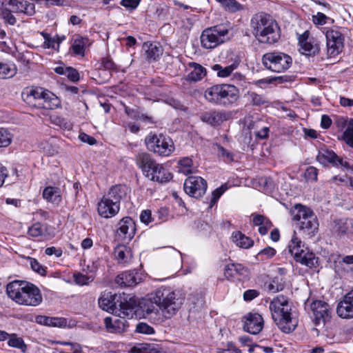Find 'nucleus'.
Returning <instances> with one entry per match:
<instances>
[{
	"mask_svg": "<svg viewBox=\"0 0 353 353\" xmlns=\"http://www.w3.org/2000/svg\"><path fill=\"white\" fill-rule=\"evenodd\" d=\"M250 28L253 36L261 43L274 44L281 37L280 28L276 20L263 12L252 16Z\"/></svg>",
	"mask_w": 353,
	"mask_h": 353,
	"instance_id": "f257e3e1",
	"label": "nucleus"
},
{
	"mask_svg": "<svg viewBox=\"0 0 353 353\" xmlns=\"http://www.w3.org/2000/svg\"><path fill=\"white\" fill-rule=\"evenodd\" d=\"M9 298L19 305L36 307L42 302L40 290L34 285L25 281H14L6 287Z\"/></svg>",
	"mask_w": 353,
	"mask_h": 353,
	"instance_id": "f03ea898",
	"label": "nucleus"
},
{
	"mask_svg": "<svg viewBox=\"0 0 353 353\" xmlns=\"http://www.w3.org/2000/svg\"><path fill=\"white\" fill-rule=\"evenodd\" d=\"M150 300L155 303L166 320L174 316L181 308L182 299L171 288L161 286L150 293Z\"/></svg>",
	"mask_w": 353,
	"mask_h": 353,
	"instance_id": "7ed1b4c3",
	"label": "nucleus"
},
{
	"mask_svg": "<svg viewBox=\"0 0 353 353\" xmlns=\"http://www.w3.org/2000/svg\"><path fill=\"white\" fill-rule=\"evenodd\" d=\"M269 308L272 319L282 332L290 333L295 329L297 322L292 316V308L287 297L279 295L274 298Z\"/></svg>",
	"mask_w": 353,
	"mask_h": 353,
	"instance_id": "20e7f679",
	"label": "nucleus"
},
{
	"mask_svg": "<svg viewBox=\"0 0 353 353\" xmlns=\"http://www.w3.org/2000/svg\"><path fill=\"white\" fill-rule=\"evenodd\" d=\"M135 160L143 174L152 181L162 183L169 181L172 178V174L164 168L163 165L157 163L147 152L137 154Z\"/></svg>",
	"mask_w": 353,
	"mask_h": 353,
	"instance_id": "39448f33",
	"label": "nucleus"
},
{
	"mask_svg": "<svg viewBox=\"0 0 353 353\" xmlns=\"http://www.w3.org/2000/svg\"><path fill=\"white\" fill-rule=\"evenodd\" d=\"M148 150L161 157H169L175 150L173 141L161 134H150L145 137Z\"/></svg>",
	"mask_w": 353,
	"mask_h": 353,
	"instance_id": "423d86ee",
	"label": "nucleus"
},
{
	"mask_svg": "<svg viewBox=\"0 0 353 353\" xmlns=\"http://www.w3.org/2000/svg\"><path fill=\"white\" fill-rule=\"evenodd\" d=\"M228 29L222 26L205 28L200 37L201 46L205 49L215 48L228 39Z\"/></svg>",
	"mask_w": 353,
	"mask_h": 353,
	"instance_id": "0eeeda50",
	"label": "nucleus"
},
{
	"mask_svg": "<svg viewBox=\"0 0 353 353\" xmlns=\"http://www.w3.org/2000/svg\"><path fill=\"white\" fill-rule=\"evenodd\" d=\"M263 65L274 72H282L291 65L292 59L287 54L281 52L265 53L262 58Z\"/></svg>",
	"mask_w": 353,
	"mask_h": 353,
	"instance_id": "6e6552de",
	"label": "nucleus"
},
{
	"mask_svg": "<svg viewBox=\"0 0 353 353\" xmlns=\"http://www.w3.org/2000/svg\"><path fill=\"white\" fill-rule=\"evenodd\" d=\"M27 97L38 101L37 105L46 110H53L58 108L60 99L52 92L41 87L32 88L27 91Z\"/></svg>",
	"mask_w": 353,
	"mask_h": 353,
	"instance_id": "1a4fd4ad",
	"label": "nucleus"
},
{
	"mask_svg": "<svg viewBox=\"0 0 353 353\" xmlns=\"http://www.w3.org/2000/svg\"><path fill=\"white\" fill-rule=\"evenodd\" d=\"M344 30L334 27L328 29L325 32L327 55L334 58L341 53L344 48Z\"/></svg>",
	"mask_w": 353,
	"mask_h": 353,
	"instance_id": "9d476101",
	"label": "nucleus"
},
{
	"mask_svg": "<svg viewBox=\"0 0 353 353\" xmlns=\"http://www.w3.org/2000/svg\"><path fill=\"white\" fill-rule=\"evenodd\" d=\"M310 311L313 321L316 325H325L332 318V310L325 301L316 300L310 303Z\"/></svg>",
	"mask_w": 353,
	"mask_h": 353,
	"instance_id": "9b49d317",
	"label": "nucleus"
},
{
	"mask_svg": "<svg viewBox=\"0 0 353 353\" xmlns=\"http://www.w3.org/2000/svg\"><path fill=\"white\" fill-rule=\"evenodd\" d=\"M183 188L187 194L194 198H199L205 193L208 185L202 177L191 176L185 179Z\"/></svg>",
	"mask_w": 353,
	"mask_h": 353,
	"instance_id": "f8f14e48",
	"label": "nucleus"
},
{
	"mask_svg": "<svg viewBox=\"0 0 353 353\" xmlns=\"http://www.w3.org/2000/svg\"><path fill=\"white\" fill-rule=\"evenodd\" d=\"M140 307L143 316L149 319L152 323L160 324L166 320L161 309L155 305V303L150 300V294L140 303Z\"/></svg>",
	"mask_w": 353,
	"mask_h": 353,
	"instance_id": "ddd939ff",
	"label": "nucleus"
},
{
	"mask_svg": "<svg viewBox=\"0 0 353 353\" xmlns=\"http://www.w3.org/2000/svg\"><path fill=\"white\" fill-rule=\"evenodd\" d=\"M135 222L130 217L123 218L118 223L117 235L124 241L128 242L134 236Z\"/></svg>",
	"mask_w": 353,
	"mask_h": 353,
	"instance_id": "4468645a",
	"label": "nucleus"
},
{
	"mask_svg": "<svg viewBox=\"0 0 353 353\" xmlns=\"http://www.w3.org/2000/svg\"><path fill=\"white\" fill-rule=\"evenodd\" d=\"M120 206L116 202L104 195L97 205L99 214L105 219L114 216L119 211Z\"/></svg>",
	"mask_w": 353,
	"mask_h": 353,
	"instance_id": "2eb2a0df",
	"label": "nucleus"
},
{
	"mask_svg": "<svg viewBox=\"0 0 353 353\" xmlns=\"http://www.w3.org/2000/svg\"><path fill=\"white\" fill-rule=\"evenodd\" d=\"M316 160L323 165L331 163L334 166L340 165L345 168L349 167V164L347 161H343V159L338 157L332 150H329L326 148H321L319 150Z\"/></svg>",
	"mask_w": 353,
	"mask_h": 353,
	"instance_id": "dca6fc26",
	"label": "nucleus"
},
{
	"mask_svg": "<svg viewBox=\"0 0 353 353\" xmlns=\"http://www.w3.org/2000/svg\"><path fill=\"white\" fill-rule=\"evenodd\" d=\"M336 313L342 319H353V290L346 294L338 303Z\"/></svg>",
	"mask_w": 353,
	"mask_h": 353,
	"instance_id": "f3484780",
	"label": "nucleus"
},
{
	"mask_svg": "<svg viewBox=\"0 0 353 353\" xmlns=\"http://www.w3.org/2000/svg\"><path fill=\"white\" fill-rule=\"evenodd\" d=\"M104 323L107 331L114 334L124 332L129 327L128 320L120 317L119 315L105 318Z\"/></svg>",
	"mask_w": 353,
	"mask_h": 353,
	"instance_id": "a211bd4d",
	"label": "nucleus"
},
{
	"mask_svg": "<svg viewBox=\"0 0 353 353\" xmlns=\"http://www.w3.org/2000/svg\"><path fill=\"white\" fill-rule=\"evenodd\" d=\"M137 303L134 297H130L128 299L121 301L119 309L117 312L120 317L124 319H132L136 316Z\"/></svg>",
	"mask_w": 353,
	"mask_h": 353,
	"instance_id": "6ab92c4d",
	"label": "nucleus"
},
{
	"mask_svg": "<svg viewBox=\"0 0 353 353\" xmlns=\"http://www.w3.org/2000/svg\"><path fill=\"white\" fill-rule=\"evenodd\" d=\"M263 327V319L259 314H249L245 317L244 330L252 334H259Z\"/></svg>",
	"mask_w": 353,
	"mask_h": 353,
	"instance_id": "aec40b11",
	"label": "nucleus"
},
{
	"mask_svg": "<svg viewBox=\"0 0 353 353\" xmlns=\"http://www.w3.org/2000/svg\"><path fill=\"white\" fill-rule=\"evenodd\" d=\"M221 104L228 105L235 102L239 97L238 89L232 85H220Z\"/></svg>",
	"mask_w": 353,
	"mask_h": 353,
	"instance_id": "412c9836",
	"label": "nucleus"
},
{
	"mask_svg": "<svg viewBox=\"0 0 353 353\" xmlns=\"http://www.w3.org/2000/svg\"><path fill=\"white\" fill-rule=\"evenodd\" d=\"M9 6L15 13H23L32 16L35 13V6L27 0H10Z\"/></svg>",
	"mask_w": 353,
	"mask_h": 353,
	"instance_id": "4be33fe9",
	"label": "nucleus"
},
{
	"mask_svg": "<svg viewBox=\"0 0 353 353\" xmlns=\"http://www.w3.org/2000/svg\"><path fill=\"white\" fill-rule=\"evenodd\" d=\"M351 223L350 220L345 219H336L333 221L331 227L332 233L339 238L350 236V228Z\"/></svg>",
	"mask_w": 353,
	"mask_h": 353,
	"instance_id": "5701e85b",
	"label": "nucleus"
},
{
	"mask_svg": "<svg viewBox=\"0 0 353 353\" xmlns=\"http://www.w3.org/2000/svg\"><path fill=\"white\" fill-rule=\"evenodd\" d=\"M228 118V114L223 112L210 110L202 113L200 119L202 121L212 125H218Z\"/></svg>",
	"mask_w": 353,
	"mask_h": 353,
	"instance_id": "b1692460",
	"label": "nucleus"
},
{
	"mask_svg": "<svg viewBox=\"0 0 353 353\" xmlns=\"http://www.w3.org/2000/svg\"><path fill=\"white\" fill-rule=\"evenodd\" d=\"M241 59L239 56H234L232 59V63L227 66L223 67L220 64H215L212 66V70L216 72L219 77L226 78L230 77L233 71L236 70L240 65Z\"/></svg>",
	"mask_w": 353,
	"mask_h": 353,
	"instance_id": "393cba45",
	"label": "nucleus"
},
{
	"mask_svg": "<svg viewBox=\"0 0 353 353\" xmlns=\"http://www.w3.org/2000/svg\"><path fill=\"white\" fill-rule=\"evenodd\" d=\"M248 270L239 263L228 264L225 268L224 274L228 279L241 280V276H245Z\"/></svg>",
	"mask_w": 353,
	"mask_h": 353,
	"instance_id": "a878e982",
	"label": "nucleus"
},
{
	"mask_svg": "<svg viewBox=\"0 0 353 353\" xmlns=\"http://www.w3.org/2000/svg\"><path fill=\"white\" fill-rule=\"evenodd\" d=\"M129 192L130 189L125 185L117 184L111 187L105 195L113 202L117 201V204L120 206L121 201L126 197Z\"/></svg>",
	"mask_w": 353,
	"mask_h": 353,
	"instance_id": "bb28decb",
	"label": "nucleus"
},
{
	"mask_svg": "<svg viewBox=\"0 0 353 353\" xmlns=\"http://www.w3.org/2000/svg\"><path fill=\"white\" fill-rule=\"evenodd\" d=\"M116 281L121 286L131 287L139 283L141 281V278L137 272L127 271L118 275L116 278Z\"/></svg>",
	"mask_w": 353,
	"mask_h": 353,
	"instance_id": "cd10ccee",
	"label": "nucleus"
},
{
	"mask_svg": "<svg viewBox=\"0 0 353 353\" xmlns=\"http://www.w3.org/2000/svg\"><path fill=\"white\" fill-rule=\"evenodd\" d=\"M114 256L119 264L123 265L130 263L133 257L131 248L122 244L114 248Z\"/></svg>",
	"mask_w": 353,
	"mask_h": 353,
	"instance_id": "c85d7f7f",
	"label": "nucleus"
},
{
	"mask_svg": "<svg viewBox=\"0 0 353 353\" xmlns=\"http://www.w3.org/2000/svg\"><path fill=\"white\" fill-rule=\"evenodd\" d=\"M116 294L110 292H104L99 299V305L103 310L114 311L116 307Z\"/></svg>",
	"mask_w": 353,
	"mask_h": 353,
	"instance_id": "c756f323",
	"label": "nucleus"
},
{
	"mask_svg": "<svg viewBox=\"0 0 353 353\" xmlns=\"http://www.w3.org/2000/svg\"><path fill=\"white\" fill-rule=\"evenodd\" d=\"M318 226L319 223L314 213L300 222V230L308 235L314 234L318 230Z\"/></svg>",
	"mask_w": 353,
	"mask_h": 353,
	"instance_id": "7c9ffc66",
	"label": "nucleus"
},
{
	"mask_svg": "<svg viewBox=\"0 0 353 353\" xmlns=\"http://www.w3.org/2000/svg\"><path fill=\"white\" fill-rule=\"evenodd\" d=\"M189 67L192 70L188 74L186 80L188 81H198L201 80L206 75V70L201 65L195 63H189Z\"/></svg>",
	"mask_w": 353,
	"mask_h": 353,
	"instance_id": "2f4dec72",
	"label": "nucleus"
},
{
	"mask_svg": "<svg viewBox=\"0 0 353 353\" xmlns=\"http://www.w3.org/2000/svg\"><path fill=\"white\" fill-rule=\"evenodd\" d=\"M43 197L48 202L55 205H59L61 201V191L55 187H46L43 191Z\"/></svg>",
	"mask_w": 353,
	"mask_h": 353,
	"instance_id": "473e14b6",
	"label": "nucleus"
},
{
	"mask_svg": "<svg viewBox=\"0 0 353 353\" xmlns=\"http://www.w3.org/2000/svg\"><path fill=\"white\" fill-rule=\"evenodd\" d=\"M91 44L92 41L88 37L78 36L74 39L72 49L75 54L83 56L85 48Z\"/></svg>",
	"mask_w": 353,
	"mask_h": 353,
	"instance_id": "72a5a7b5",
	"label": "nucleus"
},
{
	"mask_svg": "<svg viewBox=\"0 0 353 353\" xmlns=\"http://www.w3.org/2000/svg\"><path fill=\"white\" fill-rule=\"evenodd\" d=\"M253 223L259 226V232L261 235H265L268 230L272 227V222L267 217L261 214H253Z\"/></svg>",
	"mask_w": 353,
	"mask_h": 353,
	"instance_id": "f704fd0d",
	"label": "nucleus"
},
{
	"mask_svg": "<svg viewBox=\"0 0 353 353\" xmlns=\"http://www.w3.org/2000/svg\"><path fill=\"white\" fill-rule=\"evenodd\" d=\"M143 48L145 51L146 59L150 61L156 60L162 52L161 48L157 43H144Z\"/></svg>",
	"mask_w": 353,
	"mask_h": 353,
	"instance_id": "c9c22d12",
	"label": "nucleus"
},
{
	"mask_svg": "<svg viewBox=\"0 0 353 353\" xmlns=\"http://www.w3.org/2000/svg\"><path fill=\"white\" fill-rule=\"evenodd\" d=\"M304 248V245L302 243L301 241L294 235L289 243L288 249L290 253L293 256L295 261L303 260L299 254H301L300 251H303Z\"/></svg>",
	"mask_w": 353,
	"mask_h": 353,
	"instance_id": "e433bc0d",
	"label": "nucleus"
},
{
	"mask_svg": "<svg viewBox=\"0 0 353 353\" xmlns=\"http://www.w3.org/2000/svg\"><path fill=\"white\" fill-rule=\"evenodd\" d=\"M232 241L239 248H250L253 245L254 241L250 238L245 236L241 232H234L232 235Z\"/></svg>",
	"mask_w": 353,
	"mask_h": 353,
	"instance_id": "4c0bfd02",
	"label": "nucleus"
},
{
	"mask_svg": "<svg viewBox=\"0 0 353 353\" xmlns=\"http://www.w3.org/2000/svg\"><path fill=\"white\" fill-rule=\"evenodd\" d=\"M47 233V225L36 222L29 227L28 234L32 238H43Z\"/></svg>",
	"mask_w": 353,
	"mask_h": 353,
	"instance_id": "58836bf2",
	"label": "nucleus"
},
{
	"mask_svg": "<svg viewBox=\"0 0 353 353\" xmlns=\"http://www.w3.org/2000/svg\"><path fill=\"white\" fill-rule=\"evenodd\" d=\"M313 213V212L306 206L301 204H297L294 206V210H292L293 219L294 220L301 221Z\"/></svg>",
	"mask_w": 353,
	"mask_h": 353,
	"instance_id": "ea45409f",
	"label": "nucleus"
},
{
	"mask_svg": "<svg viewBox=\"0 0 353 353\" xmlns=\"http://www.w3.org/2000/svg\"><path fill=\"white\" fill-rule=\"evenodd\" d=\"M301 254L300 256L302 258V261H296L298 263H300L304 265H306L309 268L314 267L315 264L317 263V259L315 257L313 252H310L307 248H305L303 251H300Z\"/></svg>",
	"mask_w": 353,
	"mask_h": 353,
	"instance_id": "a19ab883",
	"label": "nucleus"
},
{
	"mask_svg": "<svg viewBox=\"0 0 353 353\" xmlns=\"http://www.w3.org/2000/svg\"><path fill=\"white\" fill-rule=\"evenodd\" d=\"M220 85L208 88L205 92V98L210 102L221 104Z\"/></svg>",
	"mask_w": 353,
	"mask_h": 353,
	"instance_id": "79ce46f5",
	"label": "nucleus"
},
{
	"mask_svg": "<svg viewBox=\"0 0 353 353\" xmlns=\"http://www.w3.org/2000/svg\"><path fill=\"white\" fill-rule=\"evenodd\" d=\"M16 73L17 68L14 63L0 62V79L11 78Z\"/></svg>",
	"mask_w": 353,
	"mask_h": 353,
	"instance_id": "37998d69",
	"label": "nucleus"
},
{
	"mask_svg": "<svg viewBox=\"0 0 353 353\" xmlns=\"http://www.w3.org/2000/svg\"><path fill=\"white\" fill-rule=\"evenodd\" d=\"M245 97L250 104L256 106H261L268 103L267 97L264 95L258 94L254 92H248Z\"/></svg>",
	"mask_w": 353,
	"mask_h": 353,
	"instance_id": "c03bdc74",
	"label": "nucleus"
},
{
	"mask_svg": "<svg viewBox=\"0 0 353 353\" xmlns=\"http://www.w3.org/2000/svg\"><path fill=\"white\" fill-rule=\"evenodd\" d=\"M7 341L8 345L10 347L18 348L23 352L26 351L27 346L25 344L23 339L17 336L16 334H9V338L7 339Z\"/></svg>",
	"mask_w": 353,
	"mask_h": 353,
	"instance_id": "a18cd8bd",
	"label": "nucleus"
},
{
	"mask_svg": "<svg viewBox=\"0 0 353 353\" xmlns=\"http://www.w3.org/2000/svg\"><path fill=\"white\" fill-rule=\"evenodd\" d=\"M178 164L179 172H182L184 174H188L192 172L193 163L191 159L184 157L179 161Z\"/></svg>",
	"mask_w": 353,
	"mask_h": 353,
	"instance_id": "49530a36",
	"label": "nucleus"
},
{
	"mask_svg": "<svg viewBox=\"0 0 353 353\" xmlns=\"http://www.w3.org/2000/svg\"><path fill=\"white\" fill-rule=\"evenodd\" d=\"M219 3L225 10L234 12L242 9L241 5L236 0H215Z\"/></svg>",
	"mask_w": 353,
	"mask_h": 353,
	"instance_id": "de8ad7c7",
	"label": "nucleus"
},
{
	"mask_svg": "<svg viewBox=\"0 0 353 353\" xmlns=\"http://www.w3.org/2000/svg\"><path fill=\"white\" fill-rule=\"evenodd\" d=\"M276 251L275 249L268 246L260 250L257 253L256 258L259 261H265L273 257L276 254Z\"/></svg>",
	"mask_w": 353,
	"mask_h": 353,
	"instance_id": "09e8293b",
	"label": "nucleus"
},
{
	"mask_svg": "<svg viewBox=\"0 0 353 353\" xmlns=\"http://www.w3.org/2000/svg\"><path fill=\"white\" fill-rule=\"evenodd\" d=\"M12 140V134L10 132L3 128H0V147H7Z\"/></svg>",
	"mask_w": 353,
	"mask_h": 353,
	"instance_id": "8fccbe9b",
	"label": "nucleus"
},
{
	"mask_svg": "<svg viewBox=\"0 0 353 353\" xmlns=\"http://www.w3.org/2000/svg\"><path fill=\"white\" fill-rule=\"evenodd\" d=\"M0 17L5 23L11 26H14L17 22L15 17L12 14L11 10L8 9L4 11H0Z\"/></svg>",
	"mask_w": 353,
	"mask_h": 353,
	"instance_id": "3c124183",
	"label": "nucleus"
},
{
	"mask_svg": "<svg viewBox=\"0 0 353 353\" xmlns=\"http://www.w3.org/2000/svg\"><path fill=\"white\" fill-rule=\"evenodd\" d=\"M228 186L226 184L221 185L212 192V198L210 204L211 205L215 204L221 196L227 190Z\"/></svg>",
	"mask_w": 353,
	"mask_h": 353,
	"instance_id": "603ef678",
	"label": "nucleus"
},
{
	"mask_svg": "<svg viewBox=\"0 0 353 353\" xmlns=\"http://www.w3.org/2000/svg\"><path fill=\"white\" fill-rule=\"evenodd\" d=\"M67 324L66 319L61 317H50L48 319V326L50 327H65Z\"/></svg>",
	"mask_w": 353,
	"mask_h": 353,
	"instance_id": "864d4df0",
	"label": "nucleus"
},
{
	"mask_svg": "<svg viewBox=\"0 0 353 353\" xmlns=\"http://www.w3.org/2000/svg\"><path fill=\"white\" fill-rule=\"evenodd\" d=\"M136 332L140 334H152L154 333V330L146 323L141 322L137 325Z\"/></svg>",
	"mask_w": 353,
	"mask_h": 353,
	"instance_id": "5fc2aeb1",
	"label": "nucleus"
},
{
	"mask_svg": "<svg viewBox=\"0 0 353 353\" xmlns=\"http://www.w3.org/2000/svg\"><path fill=\"white\" fill-rule=\"evenodd\" d=\"M74 279L77 284L81 285H87L93 280L92 277L79 273L74 274Z\"/></svg>",
	"mask_w": 353,
	"mask_h": 353,
	"instance_id": "6e6d98bb",
	"label": "nucleus"
},
{
	"mask_svg": "<svg viewBox=\"0 0 353 353\" xmlns=\"http://www.w3.org/2000/svg\"><path fill=\"white\" fill-rule=\"evenodd\" d=\"M30 265L32 270L37 272L41 275L46 274V270L42 265H41L36 259H30Z\"/></svg>",
	"mask_w": 353,
	"mask_h": 353,
	"instance_id": "4d7b16f0",
	"label": "nucleus"
},
{
	"mask_svg": "<svg viewBox=\"0 0 353 353\" xmlns=\"http://www.w3.org/2000/svg\"><path fill=\"white\" fill-rule=\"evenodd\" d=\"M318 170L314 167H309L305 172V177L307 181H315L317 180Z\"/></svg>",
	"mask_w": 353,
	"mask_h": 353,
	"instance_id": "13d9d810",
	"label": "nucleus"
},
{
	"mask_svg": "<svg viewBox=\"0 0 353 353\" xmlns=\"http://www.w3.org/2000/svg\"><path fill=\"white\" fill-rule=\"evenodd\" d=\"M216 147L217 154L219 157L225 158L229 161H232V159H233L232 154L230 152L226 150L223 146H221L219 144H216Z\"/></svg>",
	"mask_w": 353,
	"mask_h": 353,
	"instance_id": "bf43d9fd",
	"label": "nucleus"
},
{
	"mask_svg": "<svg viewBox=\"0 0 353 353\" xmlns=\"http://www.w3.org/2000/svg\"><path fill=\"white\" fill-rule=\"evenodd\" d=\"M65 76L72 81H77L79 79V74L77 70L71 67H67Z\"/></svg>",
	"mask_w": 353,
	"mask_h": 353,
	"instance_id": "052dcab7",
	"label": "nucleus"
},
{
	"mask_svg": "<svg viewBox=\"0 0 353 353\" xmlns=\"http://www.w3.org/2000/svg\"><path fill=\"white\" fill-rule=\"evenodd\" d=\"M327 17L322 12H317L312 16V21L316 25H324L326 23Z\"/></svg>",
	"mask_w": 353,
	"mask_h": 353,
	"instance_id": "680f3d73",
	"label": "nucleus"
},
{
	"mask_svg": "<svg viewBox=\"0 0 353 353\" xmlns=\"http://www.w3.org/2000/svg\"><path fill=\"white\" fill-rule=\"evenodd\" d=\"M268 288L272 292H277L283 290V284L279 283L278 279L275 278L272 280V283L268 285Z\"/></svg>",
	"mask_w": 353,
	"mask_h": 353,
	"instance_id": "e2e57ef3",
	"label": "nucleus"
},
{
	"mask_svg": "<svg viewBox=\"0 0 353 353\" xmlns=\"http://www.w3.org/2000/svg\"><path fill=\"white\" fill-rule=\"evenodd\" d=\"M141 0H121V5L123 7L134 10L139 5Z\"/></svg>",
	"mask_w": 353,
	"mask_h": 353,
	"instance_id": "0e129e2a",
	"label": "nucleus"
},
{
	"mask_svg": "<svg viewBox=\"0 0 353 353\" xmlns=\"http://www.w3.org/2000/svg\"><path fill=\"white\" fill-rule=\"evenodd\" d=\"M259 295V291L256 290H248L243 293V299L245 301H252Z\"/></svg>",
	"mask_w": 353,
	"mask_h": 353,
	"instance_id": "69168bd1",
	"label": "nucleus"
},
{
	"mask_svg": "<svg viewBox=\"0 0 353 353\" xmlns=\"http://www.w3.org/2000/svg\"><path fill=\"white\" fill-rule=\"evenodd\" d=\"M343 140L350 147L353 148V132L350 128H346L343 132Z\"/></svg>",
	"mask_w": 353,
	"mask_h": 353,
	"instance_id": "338daca9",
	"label": "nucleus"
},
{
	"mask_svg": "<svg viewBox=\"0 0 353 353\" xmlns=\"http://www.w3.org/2000/svg\"><path fill=\"white\" fill-rule=\"evenodd\" d=\"M46 254L48 256L55 255L56 257L59 258L62 256L63 250L61 248H57L56 247H49L45 250Z\"/></svg>",
	"mask_w": 353,
	"mask_h": 353,
	"instance_id": "774afa93",
	"label": "nucleus"
}]
</instances>
